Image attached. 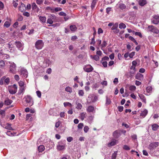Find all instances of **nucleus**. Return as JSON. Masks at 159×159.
Wrapping results in <instances>:
<instances>
[{"label": "nucleus", "mask_w": 159, "mask_h": 159, "mask_svg": "<svg viewBox=\"0 0 159 159\" xmlns=\"http://www.w3.org/2000/svg\"><path fill=\"white\" fill-rule=\"evenodd\" d=\"M120 135L121 132L120 130H116L113 133V136L116 138H118Z\"/></svg>", "instance_id": "9"}, {"label": "nucleus", "mask_w": 159, "mask_h": 159, "mask_svg": "<svg viewBox=\"0 0 159 159\" xmlns=\"http://www.w3.org/2000/svg\"><path fill=\"white\" fill-rule=\"evenodd\" d=\"M32 9L33 10L35 9L37 7V6L35 3L34 2L32 3Z\"/></svg>", "instance_id": "49"}, {"label": "nucleus", "mask_w": 159, "mask_h": 159, "mask_svg": "<svg viewBox=\"0 0 159 159\" xmlns=\"http://www.w3.org/2000/svg\"><path fill=\"white\" fill-rule=\"evenodd\" d=\"M139 3L140 5L143 6L146 4L147 2L146 0H139Z\"/></svg>", "instance_id": "18"}, {"label": "nucleus", "mask_w": 159, "mask_h": 159, "mask_svg": "<svg viewBox=\"0 0 159 159\" xmlns=\"http://www.w3.org/2000/svg\"><path fill=\"white\" fill-rule=\"evenodd\" d=\"M65 107H66L67 106H68L70 107V108H72V105L69 102H64L63 103Z\"/></svg>", "instance_id": "28"}, {"label": "nucleus", "mask_w": 159, "mask_h": 159, "mask_svg": "<svg viewBox=\"0 0 159 159\" xmlns=\"http://www.w3.org/2000/svg\"><path fill=\"white\" fill-rule=\"evenodd\" d=\"M159 22V16H154L153 17V19L152 20L153 23L155 24H157Z\"/></svg>", "instance_id": "10"}, {"label": "nucleus", "mask_w": 159, "mask_h": 159, "mask_svg": "<svg viewBox=\"0 0 159 159\" xmlns=\"http://www.w3.org/2000/svg\"><path fill=\"white\" fill-rule=\"evenodd\" d=\"M76 104L77 105V106L76 107V108L77 109L79 110V109H81V108H82V105L80 103H78L77 102H76Z\"/></svg>", "instance_id": "31"}, {"label": "nucleus", "mask_w": 159, "mask_h": 159, "mask_svg": "<svg viewBox=\"0 0 159 159\" xmlns=\"http://www.w3.org/2000/svg\"><path fill=\"white\" fill-rule=\"evenodd\" d=\"M84 126V124L83 123L79 124L78 125V127L79 129H82Z\"/></svg>", "instance_id": "46"}, {"label": "nucleus", "mask_w": 159, "mask_h": 159, "mask_svg": "<svg viewBox=\"0 0 159 159\" xmlns=\"http://www.w3.org/2000/svg\"><path fill=\"white\" fill-rule=\"evenodd\" d=\"M148 31L150 32L153 33L157 34L159 33V30L157 27L152 25H149L148 27Z\"/></svg>", "instance_id": "4"}, {"label": "nucleus", "mask_w": 159, "mask_h": 159, "mask_svg": "<svg viewBox=\"0 0 159 159\" xmlns=\"http://www.w3.org/2000/svg\"><path fill=\"white\" fill-rule=\"evenodd\" d=\"M118 26V23H116L111 28V30H114L117 28Z\"/></svg>", "instance_id": "37"}, {"label": "nucleus", "mask_w": 159, "mask_h": 159, "mask_svg": "<svg viewBox=\"0 0 159 159\" xmlns=\"http://www.w3.org/2000/svg\"><path fill=\"white\" fill-rule=\"evenodd\" d=\"M139 96L140 98L142 100L143 102L146 103V99L145 97L142 94H139Z\"/></svg>", "instance_id": "20"}, {"label": "nucleus", "mask_w": 159, "mask_h": 159, "mask_svg": "<svg viewBox=\"0 0 159 159\" xmlns=\"http://www.w3.org/2000/svg\"><path fill=\"white\" fill-rule=\"evenodd\" d=\"M109 57L111 60H113L114 58V53H111L109 55Z\"/></svg>", "instance_id": "63"}, {"label": "nucleus", "mask_w": 159, "mask_h": 159, "mask_svg": "<svg viewBox=\"0 0 159 159\" xmlns=\"http://www.w3.org/2000/svg\"><path fill=\"white\" fill-rule=\"evenodd\" d=\"M65 90L67 92H69L70 93H72V89L70 87H67L65 89Z\"/></svg>", "instance_id": "34"}, {"label": "nucleus", "mask_w": 159, "mask_h": 159, "mask_svg": "<svg viewBox=\"0 0 159 159\" xmlns=\"http://www.w3.org/2000/svg\"><path fill=\"white\" fill-rule=\"evenodd\" d=\"M109 59V58L108 57L105 56L102 58V61H108Z\"/></svg>", "instance_id": "64"}, {"label": "nucleus", "mask_w": 159, "mask_h": 159, "mask_svg": "<svg viewBox=\"0 0 159 159\" xmlns=\"http://www.w3.org/2000/svg\"><path fill=\"white\" fill-rule=\"evenodd\" d=\"M59 15L60 16H66V14L62 11L59 12Z\"/></svg>", "instance_id": "57"}, {"label": "nucleus", "mask_w": 159, "mask_h": 159, "mask_svg": "<svg viewBox=\"0 0 159 159\" xmlns=\"http://www.w3.org/2000/svg\"><path fill=\"white\" fill-rule=\"evenodd\" d=\"M16 48L20 50H23L24 48V44L23 43H21L19 41H16L15 43Z\"/></svg>", "instance_id": "5"}, {"label": "nucleus", "mask_w": 159, "mask_h": 159, "mask_svg": "<svg viewBox=\"0 0 159 159\" xmlns=\"http://www.w3.org/2000/svg\"><path fill=\"white\" fill-rule=\"evenodd\" d=\"M44 0H36V3L40 5L43 2Z\"/></svg>", "instance_id": "54"}, {"label": "nucleus", "mask_w": 159, "mask_h": 159, "mask_svg": "<svg viewBox=\"0 0 159 159\" xmlns=\"http://www.w3.org/2000/svg\"><path fill=\"white\" fill-rule=\"evenodd\" d=\"M20 73L21 75H22V77L25 78H26L27 76L28 72L26 70H22L21 71Z\"/></svg>", "instance_id": "11"}, {"label": "nucleus", "mask_w": 159, "mask_h": 159, "mask_svg": "<svg viewBox=\"0 0 159 159\" xmlns=\"http://www.w3.org/2000/svg\"><path fill=\"white\" fill-rule=\"evenodd\" d=\"M89 129V127L87 126H85L84 128V130L85 133H87Z\"/></svg>", "instance_id": "45"}, {"label": "nucleus", "mask_w": 159, "mask_h": 159, "mask_svg": "<svg viewBox=\"0 0 159 159\" xmlns=\"http://www.w3.org/2000/svg\"><path fill=\"white\" fill-rule=\"evenodd\" d=\"M5 111L4 110H1L0 111V114L2 116H5Z\"/></svg>", "instance_id": "52"}, {"label": "nucleus", "mask_w": 159, "mask_h": 159, "mask_svg": "<svg viewBox=\"0 0 159 159\" xmlns=\"http://www.w3.org/2000/svg\"><path fill=\"white\" fill-rule=\"evenodd\" d=\"M86 116V112H82L80 114V117L82 120H83Z\"/></svg>", "instance_id": "23"}, {"label": "nucleus", "mask_w": 159, "mask_h": 159, "mask_svg": "<svg viewBox=\"0 0 159 159\" xmlns=\"http://www.w3.org/2000/svg\"><path fill=\"white\" fill-rule=\"evenodd\" d=\"M25 98V101L27 104L26 106H31L34 104V101L30 95L26 96Z\"/></svg>", "instance_id": "2"}, {"label": "nucleus", "mask_w": 159, "mask_h": 159, "mask_svg": "<svg viewBox=\"0 0 159 159\" xmlns=\"http://www.w3.org/2000/svg\"><path fill=\"white\" fill-rule=\"evenodd\" d=\"M5 128L10 130H12L13 129L12 128L11 126V125L9 124L8 123H7V125L5 127Z\"/></svg>", "instance_id": "29"}, {"label": "nucleus", "mask_w": 159, "mask_h": 159, "mask_svg": "<svg viewBox=\"0 0 159 159\" xmlns=\"http://www.w3.org/2000/svg\"><path fill=\"white\" fill-rule=\"evenodd\" d=\"M126 27V26L123 23H121L119 25V28L120 29H125Z\"/></svg>", "instance_id": "32"}, {"label": "nucleus", "mask_w": 159, "mask_h": 159, "mask_svg": "<svg viewBox=\"0 0 159 159\" xmlns=\"http://www.w3.org/2000/svg\"><path fill=\"white\" fill-rule=\"evenodd\" d=\"M117 151L114 152L111 156V159H116L117 153Z\"/></svg>", "instance_id": "30"}, {"label": "nucleus", "mask_w": 159, "mask_h": 159, "mask_svg": "<svg viewBox=\"0 0 159 159\" xmlns=\"http://www.w3.org/2000/svg\"><path fill=\"white\" fill-rule=\"evenodd\" d=\"M158 145L159 143L158 142L151 143L149 145L148 148L150 150H153L157 148Z\"/></svg>", "instance_id": "8"}, {"label": "nucleus", "mask_w": 159, "mask_h": 159, "mask_svg": "<svg viewBox=\"0 0 159 159\" xmlns=\"http://www.w3.org/2000/svg\"><path fill=\"white\" fill-rule=\"evenodd\" d=\"M83 69L85 72H91L93 70V68L90 65H87L85 66Z\"/></svg>", "instance_id": "7"}, {"label": "nucleus", "mask_w": 159, "mask_h": 159, "mask_svg": "<svg viewBox=\"0 0 159 159\" xmlns=\"http://www.w3.org/2000/svg\"><path fill=\"white\" fill-rule=\"evenodd\" d=\"M94 38V36H93V38L92 39L91 42L90 43L91 44L94 45V44L95 43V41Z\"/></svg>", "instance_id": "56"}, {"label": "nucleus", "mask_w": 159, "mask_h": 159, "mask_svg": "<svg viewBox=\"0 0 159 159\" xmlns=\"http://www.w3.org/2000/svg\"><path fill=\"white\" fill-rule=\"evenodd\" d=\"M6 65L9 66V72L11 73L15 74L16 71V65L12 62L7 61L6 62Z\"/></svg>", "instance_id": "1"}, {"label": "nucleus", "mask_w": 159, "mask_h": 159, "mask_svg": "<svg viewBox=\"0 0 159 159\" xmlns=\"http://www.w3.org/2000/svg\"><path fill=\"white\" fill-rule=\"evenodd\" d=\"M90 57L91 58L93 59L96 61H98L99 60V57L98 56L95 55L94 56H92L91 55Z\"/></svg>", "instance_id": "35"}, {"label": "nucleus", "mask_w": 159, "mask_h": 159, "mask_svg": "<svg viewBox=\"0 0 159 159\" xmlns=\"http://www.w3.org/2000/svg\"><path fill=\"white\" fill-rule=\"evenodd\" d=\"M38 149L39 152H42L44 150V146L43 145H40L38 147Z\"/></svg>", "instance_id": "24"}, {"label": "nucleus", "mask_w": 159, "mask_h": 159, "mask_svg": "<svg viewBox=\"0 0 159 159\" xmlns=\"http://www.w3.org/2000/svg\"><path fill=\"white\" fill-rule=\"evenodd\" d=\"M123 149L126 150H130V148L127 145H125L124 146Z\"/></svg>", "instance_id": "48"}, {"label": "nucleus", "mask_w": 159, "mask_h": 159, "mask_svg": "<svg viewBox=\"0 0 159 159\" xmlns=\"http://www.w3.org/2000/svg\"><path fill=\"white\" fill-rule=\"evenodd\" d=\"M135 54V52H131L129 54V57L130 58H132L134 56Z\"/></svg>", "instance_id": "59"}, {"label": "nucleus", "mask_w": 159, "mask_h": 159, "mask_svg": "<svg viewBox=\"0 0 159 159\" xmlns=\"http://www.w3.org/2000/svg\"><path fill=\"white\" fill-rule=\"evenodd\" d=\"M111 101L110 99L107 96H106V104L107 105H109L110 104Z\"/></svg>", "instance_id": "38"}, {"label": "nucleus", "mask_w": 159, "mask_h": 159, "mask_svg": "<svg viewBox=\"0 0 159 159\" xmlns=\"http://www.w3.org/2000/svg\"><path fill=\"white\" fill-rule=\"evenodd\" d=\"M4 7V4L3 3L1 2H0V10H2Z\"/></svg>", "instance_id": "61"}, {"label": "nucleus", "mask_w": 159, "mask_h": 159, "mask_svg": "<svg viewBox=\"0 0 159 159\" xmlns=\"http://www.w3.org/2000/svg\"><path fill=\"white\" fill-rule=\"evenodd\" d=\"M25 87H20V93H22L24 92L25 90Z\"/></svg>", "instance_id": "47"}, {"label": "nucleus", "mask_w": 159, "mask_h": 159, "mask_svg": "<svg viewBox=\"0 0 159 159\" xmlns=\"http://www.w3.org/2000/svg\"><path fill=\"white\" fill-rule=\"evenodd\" d=\"M79 94L80 96H83L84 94V92L83 90H80L79 91Z\"/></svg>", "instance_id": "51"}, {"label": "nucleus", "mask_w": 159, "mask_h": 159, "mask_svg": "<svg viewBox=\"0 0 159 159\" xmlns=\"http://www.w3.org/2000/svg\"><path fill=\"white\" fill-rule=\"evenodd\" d=\"M136 89V87L134 85H131L129 87V89L131 91H135Z\"/></svg>", "instance_id": "39"}, {"label": "nucleus", "mask_w": 159, "mask_h": 159, "mask_svg": "<svg viewBox=\"0 0 159 159\" xmlns=\"http://www.w3.org/2000/svg\"><path fill=\"white\" fill-rule=\"evenodd\" d=\"M101 63H102V64L104 67H106L107 66V61H102L101 60Z\"/></svg>", "instance_id": "44"}, {"label": "nucleus", "mask_w": 159, "mask_h": 159, "mask_svg": "<svg viewBox=\"0 0 159 159\" xmlns=\"http://www.w3.org/2000/svg\"><path fill=\"white\" fill-rule=\"evenodd\" d=\"M135 78L139 80H141L143 79V75L141 74L138 73L137 74Z\"/></svg>", "instance_id": "16"}, {"label": "nucleus", "mask_w": 159, "mask_h": 159, "mask_svg": "<svg viewBox=\"0 0 159 159\" xmlns=\"http://www.w3.org/2000/svg\"><path fill=\"white\" fill-rule=\"evenodd\" d=\"M94 110V107L92 106H89L87 109V111H88L89 112H93Z\"/></svg>", "instance_id": "26"}, {"label": "nucleus", "mask_w": 159, "mask_h": 159, "mask_svg": "<svg viewBox=\"0 0 159 159\" xmlns=\"http://www.w3.org/2000/svg\"><path fill=\"white\" fill-rule=\"evenodd\" d=\"M148 113V110L145 109L144 110L141 111V112L140 114V116H142L143 118H144L147 115Z\"/></svg>", "instance_id": "13"}, {"label": "nucleus", "mask_w": 159, "mask_h": 159, "mask_svg": "<svg viewBox=\"0 0 159 159\" xmlns=\"http://www.w3.org/2000/svg\"><path fill=\"white\" fill-rule=\"evenodd\" d=\"M119 111L121 112L123 111V106H119L118 107Z\"/></svg>", "instance_id": "62"}, {"label": "nucleus", "mask_w": 159, "mask_h": 159, "mask_svg": "<svg viewBox=\"0 0 159 159\" xmlns=\"http://www.w3.org/2000/svg\"><path fill=\"white\" fill-rule=\"evenodd\" d=\"M135 35H138L141 38L142 37V34L141 33L139 32H136L135 33Z\"/></svg>", "instance_id": "58"}, {"label": "nucleus", "mask_w": 159, "mask_h": 159, "mask_svg": "<svg viewBox=\"0 0 159 159\" xmlns=\"http://www.w3.org/2000/svg\"><path fill=\"white\" fill-rule=\"evenodd\" d=\"M10 25V23L8 21H6L4 24V26H6L7 28L9 27Z\"/></svg>", "instance_id": "40"}, {"label": "nucleus", "mask_w": 159, "mask_h": 159, "mask_svg": "<svg viewBox=\"0 0 159 159\" xmlns=\"http://www.w3.org/2000/svg\"><path fill=\"white\" fill-rule=\"evenodd\" d=\"M19 85L20 87H25V84L24 82L22 81H20L19 83Z\"/></svg>", "instance_id": "43"}, {"label": "nucleus", "mask_w": 159, "mask_h": 159, "mask_svg": "<svg viewBox=\"0 0 159 159\" xmlns=\"http://www.w3.org/2000/svg\"><path fill=\"white\" fill-rule=\"evenodd\" d=\"M92 97V95H90L89 96L88 98V101H87V102H90L91 101H92V100L91 99V98Z\"/></svg>", "instance_id": "55"}, {"label": "nucleus", "mask_w": 159, "mask_h": 159, "mask_svg": "<svg viewBox=\"0 0 159 159\" xmlns=\"http://www.w3.org/2000/svg\"><path fill=\"white\" fill-rule=\"evenodd\" d=\"M5 65V63L4 61L1 60L0 61V68H3Z\"/></svg>", "instance_id": "27"}, {"label": "nucleus", "mask_w": 159, "mask_h": 159, "mask_svg": "<svg viewBox=\"0 0 159 159\" xmlns=\"http://www.w3.org/2000/svg\"><path fill=\"white\" fill-rule=\"evenodd\" d=\"M116 143V140L115 139H112L110 142L108 143V146L110 147L115 145Z\"/></svg>", "instance_id": "12"}, {"label": "nucleus", "mask_w": 159, "mask_h": 159, "mask_svg": "<svg viewBox=\"0 0 159 159\" xmlns=\"http://www.w3.org/2000/svg\"><path fill=\"white\" fill-rule=\"evenodd\" d=\"M36 93L37 96L39 98H41V93L40 91H37L36 92Z\"/></svg>", "instance_id": "50"}, {"label": "nucleus", "mask_w": 159, "mask_h": 159, "mask_svg": "<svg viewBox=\"0 0 159 159\" xmlns=\"http://www.w3.org/2000/svg\"><path fill=\"white\" fill-rule=\"evenodd\" d=\"M23 15L27 17H29L30 16V14L27 12H25L23 13Z\"/></svg>", "instance_id": "53"}, {"label": "nucleus", "mask_w": 159, "mask_h": 159, "mask_svg": "<svg viewBox=\"0 0 159 159\" xmlns=\"http://www.w3.org/2000/svg\"><path fill=\"white\" fill-rule=\"evenodd\" d=\"M136 71L135 67L133 66H131L130 67V74L131 75H134Z\"/></svg>", "instance_id": "14"}, {"label": "nucleus", "mask_w": 159, "mask_h": 159, "mask_svg": "<svg viewBox=\"0 0 159 159\" xmlns=\"http://www.w3.org/2000/svg\"><path fill=\"white\" fill-rule=\"evenodd\" d=\"M44 45V43L42 40H38L35 43V47L37 49H41Z\"/></svg>", "instance_id": "3"}, {"label": "nucleus", "mask_w": 159, "mask_h": 159, "mask_svg": "<svg viewBox=\"0 0 159 159\" xmlns=\"http://www.w3.org/2000/svg\"><path fill=\"white\" fill-rule=\"evenodd\" d=\"M159 125L157 124H155L152 125V129L154 131L157 130L159 128Z\"/></svg>", "instance_id": "19"}, {"label": "nucleus", "mask_w": 159, "mask_h": 159, "mask_svg": "<svg viewBox=\"0 0 159 159\" xmlns=\"http://www.w3.org/2000/svg\"><path fill=\"white\" fill-rule=\"evenodd\" d=\"M25 9H26L25 5L24 4L22 3L21 5L19 7V10L21 12H23L25 10Z\"/></svg>", "instance_id": "17"}, {"label": "nucleus", "mask_w": 159, "mask_h": 159, "mask_svg": "<svg viewBox=\"0 0 159 159\" xmlns=\"http://www.w3.org/2000/svg\"><path fill=\"white\" fill-rule=\"evenodd\" d=\"M119 7L121 10H123L126 8V6L123 4H120L119 5Z\"/></svg>", "instance_id": "33"}, {"label": "nucleus", "mask_w": 159, "mask_h": 159, "mask_svg": "<svg viewBox=\"0 0 159 159\" xmlns=\"http://www.w3.org/2000/svg\"><path fill=\"white\" fill-rule=\"evenodd\" d=\"M152 87L149 86L146 88V91L148 93H151L152 90Z\"/></svg>", "instance_id": "36"}, {"label": "nucleus", "mask_w": 159, "mask_h": 159, "mask_svg": "<svg viewBox=\"0 0 159 159\" xmlns=\"http://www.w3.org/2000/svg\"><path fill=\"white\" fill-rule=\"evenodd\" d=\"M17 91V87L16 84H14L13 85L11 86L9 89V91L10 93L12 94H15Z\"/></svg>", "instance_id": "6"}, {"label": "nucleus", "mask_w": 159, "mask_h": 159, "mask_svg": "<svg viewBox=\"0 0 159 159\" xmlns=\"http://www.w3.org/2000/svg\"><path fill=\"white\" fill-rule=\"evenodd\" d=\"M12 102V101L9 99L8 98H7L4 101V104L7 105H10Z\"/></svg>", "instance_id": "15"}, {"label": "nucleus", "mask_w": 159, "mask_h": 159, "mask_svg": "<svg viewBox=\"0 0 159 159\" xmlns=\"http://www.w3.org/2000/svg\"><path fill=\"white\" fill-rule=\"evenodd\" d=\"M70 30L72 31H75L77 29V27L75 25H70Z\"/></svg>", "instance_id": "22"}, {"label": "nucleus", "mask_w": 159, "mask_h": 159, "mask_svg": "<svg viewBox=\"0 0 159 159\" xmlns=\"http://www.w3.org/2000/svg\"><path fill=\"white\" fill-rule=\"evenodd\" d=\"M53 21L51 18H48L47 20V23H48L50 24H53Z\"/></svg>", "instance_id": "41"}, {"label": "nucleus", "mask_w": 159, "mask_h": 159, "mask_svg": "<svg viewBox=\"0 0 159 159\" xmlns=\"http://www.w3.org/2000/svg\"><path fill=\"white\" fill-rule=\"evenodd\" d=\"M107 45V43L105 41H103L102 42V44L101 45L102 48H103L106 46Z\"/></svg>", "instance_id": "42"}, {"label": "nucleus", "mask_w": 159, "mask_h": 159, "mask_svg": "<svg viewBox=\"0 0 159 159\" xmlns=\"http://www.w3.org/2000/svg\"><path fill=\"white\" fill-rule=\"evenodd\" d=\"M39 17V19L40 21L42 23H44L46 22V18L45 16H38Z\"/></svg>", "instance_id": "21"}, {"label": "nucleus", "mask_w": 159, "mask_h": 159, "mask_svg": "<svg viewBox=\"0 0 159 159\" xmlns=\"http://www.w3.org/2000/svg\"><path fill=\"white\" fill-rule=\"evenodd\" d=\"M65 146L64 145H61L59 144L57 146V149L58 150H62L64 149Z\"/></svg>", "instance_id": "25"}, {"label": "nucleus", "mask_w": 159, "mask_h": 159, "mask_svg": "<svg viewBox=\"0 0 159 159\" xmlns=\"http://www.w3.org/2000/svg\"><path fill=\"white\" fill-rule=\"evenodd\" d=\"M61 124V122L60 121H58L55 124V127L56 128H58L59 127L60 124Z\"/></svg>", "instance_id": "60"}]
</instances>
